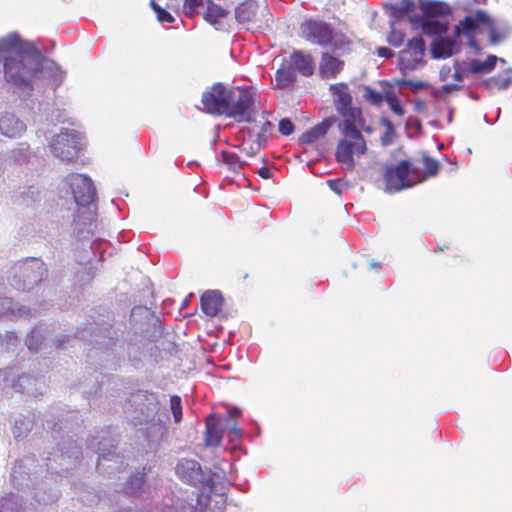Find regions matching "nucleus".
Listing matches in <instances>:
<instances>
[{
	"label": "nucleus",
	"mask_w": 512,
	"mask_h": 512,
	"mask_svg": "<svg viewBox=\"0 0 512 512\" xmlns=\"http://www.w3.org/2000/svg\"><path fill=\"white\" fill-rule=\"evenodd\" d=\"M340 139L335 149V160L343 170L353 171L355 158H360L367 152V143L357 126L356 121H342L338 124Z\"/></svg>",
	"instance_id": "obj_2"
},
{
	"label": "nucleus",
	"mask_w": 512,
	"mask_h": 512,
	"mask_svg": "<svg viewBox=\"0 0 512 512\" xmlns=\"http://www.w3.org/2000/svg\"><path fill=\"white\" fill-rule=\"evenodd\" d=\"M66 179L78 206L74 221L79 225L88 226L89 228L95 226L96 189L92 180L81 174H70ZM89 231L90 229H88Z\"/></svg>",
	"instance_id": "obj_3"
},
{
	"label": "nucleus",
	"mask_w": 512,
	"mask_h": 512,
	"mask_svg": "<svg viewBox=\"0 0 512 512\" xmlns=\"http://www.w3.org/2000/svg\"><path fill=\"white\" fill-rule=\"evenodd\" d=\"M450 72V68H447L446 72L444 71V69L441 70V76L442 78H444L448 73Z\"/></svg>",
	"instance_id": "obj_51"
},
{
	"label": "nucleus",
	"mask_w": 512,
	"mask_h": 512,
	"mask_svg": "<svg viewBox=\"0 0 512 512\" xmlns=\"http://www.w3.org/2000/svg\"><path fill=\"white\" fill-rule=\"evenodd\" d=\"M176 473L181 480L192 485L202 482L203 473L196 460L182 459L176 465Z\"/></svg>",
	"instance_id": "obj_13"
},
{
	"label": "nucleus",
	"mask_w": 512,
	"mask_h": 512,
	"mask_svg": "<svg viewBox=\"0 0 512 512\" xmlns=\"http://www.w3.org/2000/svg\"><path fill=\"white\" fill-rule=\"evenodd\" d=\"M170 409L173 414V419L175 423H180L182 421V400L178 395H172L170 397Z\"/></svg>",
	"instance_id": "obj_32"
},
{
	"label": "nucleus",
	"mask_w": 512,
	"mask_h": 512,
	"mask_svg": "<svg viewBox=\"0 0 512 512\" xmlns=\"http://www.w3.org/2000/svg\"><path fill=\"white\" fill-rule=\"evenodd\" d=\"M45 269L41 263L36 260H30L22 263L19 266V278H23L22 289H30L34 285L38 284L43 279Z\"/></svg>",
	"instance_id": "obj_12"
},
{
	"label": "nucleus",
	"mask_w": 512,
	"mask_h": 512,
	"mask_svg": "<svg viewBox=\"0 0 512 512\" xmlns=\"http://www.w3.org/2000/svg\"><path fill=\"white\" fill-rule=\"evenodd\" d=\"M207 1V9L204 14V19L211 25L216 26L220 24L221 19L226 18L229 11L222 6L216 4L213 0Z\"/></svg>",
	"instance_id": "obj_22"
},
{
	"label": "nucleus",
	"mask_w": 512,
	"mask_h": 512,
	"mask_svg": "<svg viewBox=\"0 0 512 512\" xmlns=\"http://www.w3.org/2000/svg\"><path fill=\"white\" fill-rule=\"evenodd\" d=\"M453 44L448 40H439L433 44L432 54L434 58H447L452 55Z\"/></svg>",
	"instance_id": "obj_26"
},
{
	"label": "nucleus",
	"mask_w": 512,
	"mask_h": 512,
	"mask_svg": "<svg viewBox=\"0 0 512 512\" xmlns=\"http://www.w3.org/2000/svg\"><path fill=\"white\" fill-rule=\"evenodd\" d=\"M292 66L305 77L313 75L315 65L311 54L304 53L301 50H295L290 55Z\"/></svg>",
	"instance_id": "obj_18"
},
{
	"label": "nucleus",
	"mask_w": 512,
	"mask_h": 512,
	"mask_svg": "<svg viewBox=\"0 0 512 512\" xmlns=\"http://www.w3.org/2000/svg\"><path fill=\"white\" fill-rule=\"evenodd\" d=\"M301 37L311 44L322 47L332 46L334 51L349 48L351 41L342 33L334 34L330 24L315 19H307L300 26Z\"/></svg>",
	"instance_id": "obj_4"
},
{
	"label": "nucleus",
	"mask_w": 512,
	"mask_h": 512,
	"mask_svg": "<svg viewBox=\"0 0 512 512\" xmlns=\"http://www.w3.org/2000/svg\"><path fill=\"white\" fill-rule=\"evenodd\" d=\"M203 5V0H184L183 11L186 15L192 16L196 10Z\"/></svg>",
	"instance_id": "obj_36"
},
{
	"label": "nucleus",
	"mask_w": 512,
	"mask_h": 512,
	"mask_svg": "<svg viewBox=\"0 0 512 512\" xmlns=\"http://www.w3.org/2000/svg\"><path fill=\"white\" fill-rule=\"evenodd\" d=\"M385 101L388 104L390 110L397 116L402 117L405 114L400 99L398 98L395 91L388 89L385 91Z\"/></svg>",
	"instance_id": "obj_25"
},
{
	"label": "nucleus",
	"mask_w": 512,
	"mask_h": 512,
	"mask_svg": "<svg viewBox=\"0 0 512 512\" xmlns=\"http://www.w3.org/2000/svg\"><path fill=\"white\" fill-rule=\"evenodd\" d=\"M344 67V62L330 53L324 52L321 55L318 73L323 79L335 78Z\"/></svg>",
	"instance_id": "obj_15"
},
{
	"label": "nucleus",
	"mask_w": 512,
	"mask_h": 512,
	"mask_svg": "<svg viewBox=\"0 0 512 512\" xmlns=\"http://www.w3.org/2000/svg\"><path fill=\"white\" fill-rule=\"evenodd\" d=\"M79 149V137L75 131L60 133L53 138L51 143L54 156L66 162L77 158Z\"/></svg>",
	"instance_id": "obj_9"
},
{
	"label": "nucleus",
	"mask_w": 512,
	"mask_h": 512,
	"mask_svg": "<svg viewBox=\"0 0 512 512\" xmlns=\"http://www.w3.org/2000/svg\"><path fill=\"white\" fill-rule=\"evenodd\" d=\"M429 12H436V5L432 4L431 7L428 9Z\"/></svg>",
	"instance_id": "obj_52"
},
{
	"label": "nucleus",
	"mask_w": 512,
	"mask_h": 512,
	"mask_svg": "<svg viewBox=\"0 0 512 512\" xmlns=\"http://www.w3.org/2000/svg\"><path fill=\"white\" fill-rule=\"evenodd\" d=\"M278 129L281 135L289 136L294 131V124L288 118H283L279 121Z\"/></svg>",
	"instance_id": "obj_37"
},
{
	"label": "nucleus",
	"mask_w": 512,
	"mask_h": 512,
	"mask_svg": "<svg viewBox=\"0 0 512 512\" xmlns=\"http://www.w3.org/2000/svg\"><path fill=\"white\" fill-rule=\"evenodd\" d=\"M364 99L371 105L380 107L385 100V93L382 94L373 88L366 87L364 92Z\"/></svg>",
	"instance_id": "obj_31"
},
{
	"label": "nucleus",
	"mask_w": 512,
	"mask_h": 512,
	"mask_svg": "<svg viewBox=\"0 0 512 512\" xmlns=\"http://www.w3.org/2000/svg\"><path fill=\"white\" fill-rule=\"evenodd\" d=\"M425 108V103L423 101H419L416 103V110L420 111Z\"/></svg>",
	"instance_id": "obj_50"
},
{
	"label": "nucleus",
	"mask_w": 512,
	"mask_h": 512,
	"mask_svg": "<svg viewBox=\"0 0 512 512\" xmlns=\"http://www.w3.org/2000/svg\"><path fill=\"white\" fill-rule=\"evenodd\" d=\"M25 129V124L12 114H4L0 117V131L9 138L22 135Z\"/></svg>",
	"instance_id": "obj_19"
},
{
	"label": "nucleus",
	"mask_w": 512,
	"mask_h": 512,
	"mask_svg": "<svg viewBox=\"0 0 512 512\" xmlns=\"http://www.w3.org/2000/svg\"><path fill=\"white\" fill-rule=\"evenodd\" d=\"M413 6L412 2H407L405 5L395 4L392 6L393 15L395 17H403L406 13L412 10Z\"/></svg>",
	"instance_id": "obj_39"
},
{
	"label": "nucleus",
	"mask_w": 512,
	"mask_h": 512,
	"mask_svg": "<svg viewBox=\"0 0 512 512\" xmlns=\"http://www.w3.org/2000/svg\"><path fill=\"white\" fill-rule=\"evenodd\" d=\"M230 95L225 117L238 123H250L255 113L256 90L251 86H231Z\"/></svg>",
	"instance_id": "obj_5"
},
{
	"label": "nucleus",
	"mask_w": 512,
	"mask_h": 512,
	"mask_svg": "<svg viewBox=\"0 0 512 512\" xmlns=\"http://www.w3.org/2000/svg\"><path fill=\"white\" fill-rule=\"evenodd\" d=\"M422 161H423V166H424V177L425 178L433 177L438 174L440 164L436 159L424 154Z\"/></svg>",
	"instance_id": "obj_30"
},
{
	"label": "nucleus",
	"mask_w": 512,
	"mask_h": 512,
	"mask_svg": "<svg viewBox=\"0 0 512 512\" xmlns=\"http://www.w3.org/2000/svg\"><path fill=\"white\" fill-rule=\"evenodd\" d=\"M425 52V42L422 37H414L408 41L407 48L401 51L400 59L405 69H415L421 62Z\"/></svg>",
	"instance_id": "obj_11"
},
{
	"label": "nucleus",
	"mask_w": 512,
	"mask_h": 512,
	"mask_svg": "<svg viewBox=\"0 0 512 512\" xmlns=\"http://www.w3.org/2000/svg\"><path fill=\"white\" fill-rule=\"evenodd\" d=\"M511 83V77L509 75H495L485 81V85L489 89L504 90L507 89Z\"/></svg>",
	"instance_id": "obj_28"
},
{
	"label": "nucleus",
	"mask_w": 512,
	"mask_h": 512,
	"mask_svg": "<svg viewBox=\"0 0 512 512\" xmlns=\"http://www.w3.org/2000/svg\"><path fill=\"white\" fill-rule=\"evenodd\" d=\"M405 35L402 31L392 29L387 36V41L390 45L394 47H399L404 42Z\"/></svg>",
	"instance_id": "obj_35"
},
{
	"label": "nucleus",
	"mask_w": 512,
	"mask_h": 512,
	"mask_svg": "<svg viewBox=\"0 0 512 512\" xmlns=\"http://www.w3.org/2000/svg\"><path fill=\"white\" fill-rule=\"evenodd\" d=\"M488 20L487 15L483 11H477L475 15H468L455 26L454 32L456 36L461 33L471 34L474 33L480 23H486Z\"/></svg>",
	"instance_id": "obj_20"
},
{
	"label": "nucleus",
	"mask_w": 512,
	"mask_h": 512,
	"mask_svg": "<svg viewBox=\"0 0 512 512\" xmlns=\"http://www.w3.org/2000/svg\"><path fill=\"white\" fill-rule=\"evenodd\" d=\"M433 27L434 32H442L443 29L441 25L437 21H428L424 24L425 29H429V31H432L430 28Z\"/></svg>",
	"instance_id": "obj_43"
},
{
	"label": "nucleus",
	"mask_w": 512,
	"mask_h": 512,
	"mask_svg": "<svg viewBox=\"0 0 512 512\" xmlns=\"http://www.w3.org/2000/svg\"><path fill=\"white\" fill-rule=\"evenodd\" d=\"M294 72L289 67H281L276 71L275 81L280 87H287L295 81Z\"/></svg>",
	"instance_id": "obj_27"
},
{
	"label": "nucleus",
	"mask_w": 512,
	"mask_h": 512,
	"mask_svg": "<svg viewBox=\"0 0 512 512\" xmlns=\"http://www.w3.org/2000/svg\"><path fill=\"white\" fill-rule=\"evenodd\" d=\"M417 173V168L410 160H401L398 164L384 166L383 180L388 192H398L411 186L410 176Z\"/></svg>",
	"instance_id": "obj_6"
},
{
	"label": "nucleus",
	"mask_w": 512,
	"mask_h": 512,
	"mask_svg": "<svg viewBox=\"0 0 512 512\" xmlns=\"http://www.w3.org/2000/svg\"><path fill=\"white\" fill-rule=\"evenodd\" d=\"M0 56L4 58V78L18 90L31 94L33 81L43 71L44 57L34 45L11 34L0 40Z\"/></svg>",
	"instance_id": "obj_1"
},
{
	"label": "nucleus",
	"mask_w": 512,
	"mask_h": 512,
	"mask_svg": "<svg viewBox=\"0 0 512 512\" xmlns=\"http://www.w3.org/2000/svg\"><path fill=\"white\" fill-rule=\"evenodd\" d=\"M470 74L468 70V66L466 62L457 63L454 66V73L452 74V79L456 82V84L464 81L465 77Z\"/></svg>",
	"instance_id": "obj_34"
},
{
	"label": "nucleus",
	"mask_w": 512,
	"mask_h": 512,
	"mask_svg": "<svg viewBox=\"0 0 512 512\" xmlns=\"http://www.w3.org/2000/svg\"><path fill=\"white\" fill-rule=\"evenodd\" d=\"M164 427L153 418L147 419V439L149 441L159 440L163 436Z\"/></svg>",
	"instance_id": "obj_29"
},
{
	"label": "nucleus",
	"mask_w": 512,
	"mask_h": 512,
	"mask_svg": "<svg viewBox=\"0 0 512 512\" xmlns=\"http://www.w3.org/2000/svg\"><path fill=\"white\" fill-rule=\"evenodd\" d=\"M250 123L252 125L243 130L248 137L249 144L244 149L247 155L254 156L266 145L267 139L272 132L273 124L268 120L265 113L262 114L261 120L255 121L252 119Z\"/></svg>",
	"instance_id": "obj_8"
},
{
	"label": "nucleus",
	"mask_w": 512,
	"mask_h": 512,
	"mask_svg": "<svg viewBox=\"0 0 512 512\" xmlns=\"http://www.w3.org/2000/svg\"><path fill=\"white\" fill-rule=\"evenodd\" d=\"M151 6L156 13L157 19L160 22L172 23L174 22V17L164 8H162L159 4H157L154 0H151Z\"/></svg>",
	"instance_id": "obj_33"
},
{
	"label": "nucleus",
	"mask_w": 512,
	"mask_h": 512,
	"mask_svg": "<svg viewBox=\"0 0 512 512\" xmlns=\"http://www.w3.org/2000/svg\"><path fill=\"white\" fill-rule=\"evenodd\" d=\"M377 54L380 57L388 58V57H391L393 55V52H392V50H390L387 47H380V48L377 49Z\"/></svg>",
	"instance_id": "obj_47"
},
{
	"label": "nucleus",
	"mask_w": 512,
	"mask_h": 512,
	"mask_svg": "<svg viewBox=\"0 0 512 512\" xmlns=\"http://www.w3.org/2000/svg\"><path fill=\"white\" fill-rule=\"evenodd\" d=\"M330 92L333 96L336 110L343 118V121L347 119L357 121L361 113L359 110L352 107V96L348 85L346 83L333 84L330 86Z\"/></svg>",
	"instance_id": "obj_10"
},
{
	"label": "nucleus",
	"mask_w": 512,
	"mask_h": 512,
	"mask_svg": "<svg viewBox=\"0 0 512 512\" xmlns=\"http://www.w3.org/2000/svg\"><path fill=\"white\" fill-rule=\"evenodd\" d=\"M327 185L337 195H341L343 189L348 186L342 179H330L327 181Z\"/></svg>",
	"instance_id": "obj_38"
},
{
	"label": "nucleus",
	"mask_w": 512,
	"mask_h": 512,
	"mask_svg": "<svg viewBox=\"0 0 512 512\" xmlns=\"http://www.w3.org/2000/svg\"><path fill=\"white\" fill-rule=\"evenodd\" d=\"M258 175L263 179L271 178V171L268 167L262 166L258 170Z\"/></svg>",
	"instance_id": "obj_46"
},
{
	"label": "nucleus",
	"mask_w": 512,
	"mask_h": 512,
	"mask_svg": "<svg viewBox=\"0 0 512 512\" xmlns=\"http://www.w3.org/2000/svg\"><path fill=\"white\" fill-rule=\"evenodd\" d=\"M134 481L136 482V485L137 487L134 489L133 487L127 485L126 488H125V492L128 493V494H136V492L141 488V485L143 483V478L140 477H135V478H131L130 482L131 484L134 483Z\"/></svg>",
	"instance_id": "obj_41"
},
{
	"label": "nucleus",
	"mask_w": 512,
	"mask_h": 512,
	"mask_svg": "<svg viewBox=\"0 0 512 512\" xmlns=\"http://www.w3.org/2000/svg\"><path fill=\"white\" fill-rule=\"evenodd\" d=\"M230 91L231 86L220 82L213 84L202 94L203 110L214 116H226Z\"/></svg>",
	"instance_id": "obj_7"
},
{
	"label": "nucleus",
	"mask_w": 512,
	"mask_h": 512,
	"mask_svg": "<svg viewBox=\"0 0 512 512\" xmlns=\"http://www.w3.org/2000/svg\"><path fill=\"white\" fill-rule=\"evenodd\" d=\"M228 428L237 438L241 437L242 432L241 429L238 428L236 421H232V423L228 425Z\"/></svg>",
	"instance_id": "obj_45"
},
{
	"label": "nucleus",
	"mask_w": 512,
	"mask_h": 512,
	"mask_svg": "<svg viewBox=\"0 0 512 512\" xmlns=\"http://www.w3.org/2000/svg\"><path fill=\"white\" fill-rule=\"evenodd\" d=\"M201 309L208 317L217 316L224 305V298L217 290H208L204 292L200 299Z\"/></svg>",
	"instance_id": "obj_14"
},
{
	"label": "nucleus",
	"mask_w": 512,
	"mask_h": 512,
	"mask_svg": "<svg viewBox=\"0 0 512 512\" xmlns=\"http://www.w3.org/2000/svg\"><path fill=\"white\" fill-rule=\"evenodd\" d=\"M335 122V117H328L324 119L321 123L316 124L311 129L304 132L299 137L300 143L304 145L313 144L320 138L324 137Z\"/></svg>",
	"instance_id": "obj_16"
},
{
	"label": "nucleus",
	"mask_w": 512,
	"mask_h": 512,
	"mask_svg": "<svg viewBox=\"0 0 512 512\" xmlns=\"http://www.w3.org/2000/svg\"><path fill=\"white\" fill-rule=\"evenodd\" d=\"M380 124L385 128L384 133L380 137V142L382 146L386 147L391 145L396 137L395 127L387 117H381Z\"/></svg>",
	"instance_id": "obj_24"
},
{
	"label": "nucleus",
	"mask_w": 512,
	"mask_h": 512,
	"mask_svg": "<svg viewBox=\"0 0 512 512\" xmlns=\"http://www.w3.org/2000/svg\"><path fill=\"white\" fill-rule=\"evenodd\" d=\"M497 57L489 55L484 61L478 59H471L466 62L470 74H482L491 72L496 65Z\"/></svg>",
	"instance_id": "obj_23"
},
{
	"label": "nucleus",
	"mask_w": 512,
	"mask_h": 512,
	"mask_svg": "<svg viewBox=\"0 0 512 512\" xmlns=\"http://www.w3.org/2000/svg\"><path fill=\"white\" fill-rule=\"evenodd\" d=\"M397 85L399 86H409V87H415L417 89L422 88V83H413L409 80H399L397 81Z\"/></svg>",
	"instance_id": "obj_44"
},
{
	"label": "nucleus",
	"mask_w": 512,
	"mask_h": 512,
	"mask_svg": "<svg viewBox=\"0 0 512 512\" xmlns=\"http://www.w3.org/2000/svg\"><path fill=\"white\" fill-rule=\"evenodd\" d=\"M258 4L256 1L247 0L235 9V18L239 23H252L257 20Z\"/></svg>",
	"instance_id": "obj_21"
},
{
	"label": "nucleus",
	"mask_w": 512,
	"mask_h": 512,
	"mask_svg": "<svg viewBox=\"0 0 512 512\" xmlns=\"http://www.w3.org/2000/svg\"><path fill=\"white\" fill-rule=\"evenodd\" d=\"M242 412L239 408H232L228 411L227 416L235 421V419L239 418L241 416Z\"/></svg>",
	"instance_id": "obj_48"
},
{
	"label": "nucleus",
	"mask_w": 512,
	"mask_h": 512,
	"mask_svg": "<svg viewBox=\"0 0 512 512\" xmlns=\"http://www.w3.org/2000/svg\"><path fill=\"white\" fill-rule=\"evenodd\" d=\"M224 435L221 419L217 415H209L206 419L205 443L208 446H218Z\"/></svg>",
	"instance_id": "obj_17"
},
{
	"label": "nucleus",
	"mask_w": 512,
	"mask_h": 512,
	"mask_svg": "<svg viewBox=\"0 0 512 512\" xmlns=\"http://www.w3.org/2000/svg\"><path fill=\"white\" fill-rule=\"evenodd\" d=\"M224 160L225 162L231 164L233 162L234 155H229L228 153H224Z\"/></svg>",
	"instance_id": "obj_49"
},
{
	"label": "nucleus",
	"mask_w": 512,
	"mask_h": 512,
	"mask_svg": "<svg viewBox=\"0 0 512 512\" xmlns=\"http://www.w3.org/2000/svg\"><path fill=\"white\" fill-rule=\"evenodd\" d=\"M34 378L28 375H22L17 378V380L14 382L13 386L17 389L19 392H23L21 390L23 384L30 383Z\"/></svg>",
	"instance_id": "obj_40"
},
{
	"label": "nucleus",
	"mask_w": 512,
	"mask_h": 512,
	"mask_svg": "<svg viewBox=\"0 0 512 512\" xmlns=\"http://www.w3.org/2000/svg\"><path fill=\"white\" fill-rule=\"evenodd\" d=\"M459 89H460V85L456 84V83H453V84L447 83V84H444L441 86V91L446 94L451 93L453 91H457Z\"/></svg>",
	"instance_id": "obj_42"
}]
</instances>
